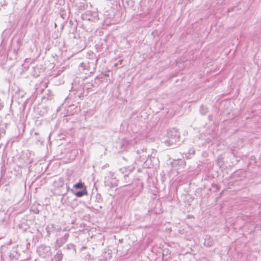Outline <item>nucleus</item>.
<instances>
[{"mask_svg": "<svg viewBox=\"0 0 261 261\" xmlns=\"http://www.w3.org/2000/svg\"><path fill=\"white\" fill-rule=\"evenodd\" d=\"M98 59L95 60H91L87 62H82L79 66V70L81 73H85L89 75L93 74L96 69V64Z\"/></svg>", "mask_w": 261, "mask_h": 261, "instance_id": "nucleus-1", "label": "nucleus"}, {"mask_svg": "<svg viewBox=\"0 0 261 261\" xmlns=\"http://www.w3.org/2000/svg\"><path fill=\"white\" fill-rule=\"evenodd\" d=\"M168 139L165 142L166 145L173 146L179 142L180 134L177 129L172 128L167 133Z\"/></svg>", "mask_w": 261, "mask_h": 261, "instance_id": "nucleus-2", "label": "nucleus"}, {"mask_svg": "<svg viewBox=\"0 0 261 261\" xmlns=\"http://www.w3.org/2000/svg\"><path fill=\"white\" fill-rule=\"evenodd\" d=\"M118 180L114 174L110 173L105 179V185L106 187L113 188L118 185Z\"/></svg>", "mask_w": 261, "mask_h": 261, "instance_id": "nucleus-3", "label": "nucleus"}, {"mask_svg": "<svg viewBox=\"0 0 261 261\" xmlns=\"http://www.w3.org/2000/svg\"><path fill=\"white\" fill-rule=\"evenodd\" d=\"M37 251L39 256L45 257L50 255V247L45 245H41L37 248Z\"/></svg>", "mask_w": 261, "mask_h": 261, "instance_id": "nucleus-4", "label": "nucleus"}, {"mask_svg": "<svg viewBox=\"0 0 261 261\" xmlns=\"http://www.w3.org/2000/svg\"><path fill=\"white\" fill-rule=\"evenodd\" d=\"M69 233H66L64 236L58 239L56 242V246L58 247H60L61 246H62L67 242L69 238Z\"/></svg>", "mask_w": 261, "mask_h": 261, "instance_id": "nucleus-5", "label": "nucleus"}, {"mask_svg": "<svg viewBox=\"0 0 261 261\" xmlns=\"http://www.w3.org/2000/svg\"><path fill=\"white\" fill-rule=\"evenodd\" d=\"M71 192L74 194L77 197H81L84 195L87 194V191L86 190V188H84L82 189L81 191L75 192L73 189H71Z\"/></svg>", "mask_w": 261, "mask_h": 261, "instance_id": "nucleus-6", "label": "nucleus"}, {"mask_svg": "<svg viewBox=\"0 0 261 261\" xmlns=\"http://www.w3.org/2000/svg\"><path fill=\"white\" fill-rule=\"evenodd\" d=\"M134 167H128L120 169V171L123 173L124 177H128V175L134 170Z\"/></svg>", "mask_w": 261, "mask_h": 261, "instance_id": "nucleus-7", "label": "nucleus"}, {"mask_svg": "<svg viewBox=\"0 0 261 261\" xmlns=\"http://www.w3.org/2000/svg\"><path fill=\"white\" fill-rule=\"evenodd\" d=\"M45 229L46 230L47 235L49 236L51 233L55 232L57 228L55 225L53 224H49L46 226Z\"/></svg>", "mask_w": 261, "mask_h": 261, "instance_id": "nucleus-8", "label": "nucleus"}, {"mask_svg": "<svg viewBox=\"0 0 261 261\" xmlns=\"http://www.w3.org/2000/svg\"><path fill=\"white\" fill-rule=\"evenodd\" d=\"M185 154V158L187 159H190L191 158L192 155H194L195 154V150L194 148L192 147L189 149L187 152H184Z\"/></svg>", "mask_w": 261, "mask_h": 261, "instance_id": "nucleus-9", "label": "nucleus"}, {"mask_svg": "<svg viewBox=\"0 0 261 261\" xmlns=\"http://www.w3.org/2000/svg\"><path fill=\"white\" fill-rule=\"evenodd\" d=\"M120 145L122 150H126L128 148L129 143L126 140H123L120 142Z\"/></svg>", "mask_w": 261, "mask_h": 261, "instance_id": "nucleus-10", "label": "nucleus"}, {"mask_svg": "<svg viewBox=\"0 0 261 261\" xmlns=\"http://www.w3.org/2000/svg\"><path fill=\"white\" fill-rule=\"evenodd\" d=\"M63 258V254L61 250H58L54 256L55 261H60Z\"/></svg>", "mask_w": 261, "mask_h": 261, "instance_id": "nucleus-11", "label": "nucleus"}, {"mask_svg": "<svg viewBox=\"0 0 261 261\" xmlns=\"http://www.w3.org/2000/svg\"><path fill=\"white\" fill-rule=\"evenodd\" d=\"M73 188L74 189L82 190V189H84V188H86V187L85 186L83 182H82V181H80V182L75 184L73 186Z\"/></svg>", "mask_w": 261, "mask_h": 261, "instance_id": "nucleus-12", "label": "nucleus"}, {"mask_svg": "<svg viewBox=\"0 0 261 261\" xmlns=\"http://www.w3.org/2000/svg\"><path fill=\"white\" fill-rule=\"evenodd\" d=\"M67 248L68 249H70L72 250V253L75 254L76 253V248L75 246L73 244H68L67 246Z\"/></svg>", "mask_w": 261, "mask_h": 261, "instance_id": "nucleus-13", "label": "nucleus"}, {"mask_svg": "<svg viewBox=\"0 0 261 261\" xmlns=\"http://www.w3.org/2000/svg\"><path fill=\"white\" fill-rule=\"evenodd\" d=\"M123 61V60H119L117 63L114 64V66L118 68H120L121 67Z\"/></svg>", "mask_w": 261, "mask_h": 261, "instance_id": "nucleus-14", "label": "nucleus"}, {"mask_svg": "<svg viewBox=\"0 0 261 261\" xmlns=\"http://www.w3.org/2000/svg\"><path fill=\"white\" fill-rule=\"evenodd\" d=\"M6 134V131L3 126L0 127V138L5 135Z\"/></svg>", "mask_w": 261, "mask_h": 261, "instance_id": "nucleus-15", "label": "nucleus"}, {"mask_svg": "<svg viewBox=\"0 0 261 261\" xmlns=\"http://www.w3.org/2000/svg\"><path fill=\"white\" fill-rule=\"evenodd\" d=\"M85 86L86 87L87 89H89L94 86V84H93L92 83H86V84H85Z\"/></svg>", "mask_w": 261, "mask_h": 261, "instance_id": "nucleus-16", "label": "nucleus"}, {"mask_svg": "<svg viewBox=\"0 0 261 261\" xmlns=\"http://www.w3.org/2000/svg\"><path fill=\"white\" fill-rule=\"evenodd\" d=\"M66 195L65 194L63 195V197L61 199V202L64 204L66 203V199L65 198Z\"/></svg>", "mask_w": 261, "mask_h": 261, "instance_id": "nucleus-17", "label": "nucleus"}, {"mask_svg": "<svg viewBox=\"0 0 261 261\" xmlns=\"http://www.w3.org/2000/svg\"><path fill=\"white\" fill-rule=\"evenodd\" d=\"M31 211L36 214H39L40 212V211L37 208L33 209V207H31Z\"/></svg>", "mask_w": 261, "mask_h": 261, "instance_id": "nucleus-18", "label": "nucleus"}, {"mask_svg": "<svg viewBox=\"0 0 261 261\" xmlns=\"http://www.w3.org/2000/svg\"><path fill=\"white\" fill-rule=\"evenodd\" d=\"M102 79V76H97L95 77V84H97L96 81H97V80L101 81Z\"/></svg>", "mask_w": 261, "mask_h": 261, "instance_id": "nucleus-19", "label": "nucleus"}, {"mask_svg": "<svg viewBox=\"0 0 261 261\" xmlns=\"http://www.w3.org/2000/svg\"><path fill=\"white\" fill-rule=\"evenodd\" d=\"M124 182L126 184L125 186L130 184V182H131V180L127 181V177H126V178H125L124 177Z\"/></svg>", "mask_w": 261, "mask_h": 261, "instance_id": "nucleus-20", "label": "nucleus"}, {"mask_svg": "<svg viewBox=\"0 0 261 261\" xmlns=\"http://www.w3.org/2000/svg\"><path fill=\"white\" fill-rule=\"evenodd\" d=\"M4 102L2 101L1 99L0 98V111L4 108Z\"/></svg>", "mask_w": 261, "mask_h": 261, "instance_id": "nucleus-21", "label": "nucleus"}, {"mask_svg": "<svg viewBox=\"0 0 261 261\" xmlns=\"http://www.w3.org/2000/svg\"><path fill=\"white\" fill-rule=\"evenodd\" d=\"M202 110H203V107H201V110H200V112L203 114V115H205V113H206L207 111L205 110V111H204V112H202Z\"/></svg>", "mask_w": 261, "mask_h": 261, "instance_id": "nucleus-22", "label": "nucleus"}, {"mask_svg": "<svg viewBox=\"0 0 261 261\" xmlns=\"http://www.w3.org/2000/svg\"><path fill=\"white\" fill-rule=\"evenodd\" d=\"M66 187L67 190L68 191H71V189H70L69 186L67 184H66Z\"/></svg>", "mask_w": 261, "mask_h": 261, "instance_id": "nucleus-23", "label": "nucleus"}, {"mask_svg": "<svg viewBox=\"0 0 261 261\" xmlns=\"http://www.w3.org/2000/svg\"><path fill=\"white\" fill-rule=\"evenodd\" d=\"M10 257L11 258H14L15 257V255L14 254H13V253H10Z\"/></svg>", "mask_w": 261, "mask_h": 261, "instance_id": "nucleus-24", "label": "nucleus"}, {"mask_svg": "<svg viewBox=\"0 0 261 261\" xmlns=\"http://www.w3.org/2000/svg\"><path fill=\"white\" fill-rule=\"evenodd\" d=\"M34 135H35V136H37V135H39V133H38V132H35V133H34Z\"/></svg>", "mask_w": 261, "mask_h": 261, "instance_id": "nucleus-25", "label": "nucleus"}, {"mask_svg": "<svg viewBox=\"0 0 261 261\" xmlns=\"http://www.w3.org/2000/svg\"><path fill=\"white\" fill-rule=\"evenodd\" d=\"M137 153L138 154H140V151H139V150H137Z\"/></svg>", "mask_w": 261, "mask_h": 261, "instance_id": "nucleus-26", "label": "nucleus"}, {"mask_svg": "<svg viewBox=\"0 0 261 261\" xmlns=\"http://www.w3.org/2000/svg\"><path fill=\"white\" fill-rule=\"evenodd\" d=\"M85 9V6H83L82 8H81L82 10H83Z\"/></svg>", "mask_w": 261, "mask_h": 261, "instance_id": "nucleus-27", "label": "nucleus"}, {"mask_svg": "<svg viewBox=\"0 0 261 261\" xmlns=\"http://www.w3.org/2000/svg\"><path fill=\"white\" fill-rule=\"evenodd\" d=\"M83 8V6H81V7H80V9L81 10H82V9H81V8Z\"/></svg>", "mask_w": 261, "mask_h": 261, "instance_id": "nucleus-28", "label": "nucleus"}, {"mask_svg": "<svg viewBox=\"0 0 261 261\" xmlns=\"http://www.w3.org/2000/svg\"><path fill=\"white\" fill-rule=\"evenodd\" d=\"M38 140V141H40V139H37Z\"/></svg>", "mask_w": 261, "mask_h": 261, "instance_id": "nucleus-29", "label": "nucleus"}, {"mask_svg": "<svg viewBox=\"0 0 261 261\" xmlns=\"http://www.w3.org/2000/svg\"><path fill=\"white\" fill-rule=\"evenodd\" d=\"M142 156H144V155L143 154ZM145 158L146 157V155H144Z\"/></svg>", "mask_w": 261, "mask_h": 261, "instance_id": "nucleus-30", "label": "nucleus"}, {"mask_svg": "<svg viewBox=\"0 0 261 261\" xmlns=\"http://www.w3.org/2000/svg\"><path fill=\"white\" fill-rule=\"evenodd\" d=\"M173 261H177V260H173Z\"/></svg>", "mask_w": 261, "mask_h": 261, "instance_id": "nucleus-31", "label": "nucleus"}]
</instances>
